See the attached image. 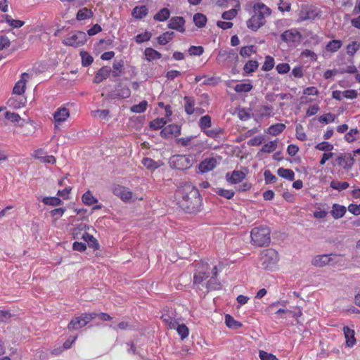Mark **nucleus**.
<instances>
[{
	"instance_id": "obj_1",
	"label": "nucleus",
	"mask_w": 360,
	"mask_h": 360,
	"mask_svg": "<svg viewBox=\"0 0 360 360\" xmlns=\"http://www.w3.org/2000/svg\"><path fill=\"white\" fill-rule=\"evenodd\" d=\"M177 205L188 213H195L200 210L202 199L198 188L191 183H184L175 193Z\"/></svg>"
},
{
	"instance_id": "obj_2",
	"label": "nucleus",
	"mask_w": 360,
	"mask_h": 360,
	"mask_svg": "<svg viewBox=\"0 0 360 360\" xmlns=\"http://www.w3.org/2000/svg\"><path fill=\"white\" fill-rule=\"evenodd\" d=\"M270 234L271 231L267 226L255 227L250 231L251 243L257 247L268 246L271 242Z\"/></svg>"
},
{
	"instance_id": "obj_3",
	"label": "nucleus",
	"mask_w": 360,
	"mask_h": 360,
	"mask_svg": "<svg viewBox=\"0 0 360 360\" xmlns=\"http://www.w3.org/2000/svg\"><path fill=\"white\" fill-rule=\"evenodd\" d=\"M197 162V155H175L171 159L172 167L179 170H186L191 168Z\"/></svg>"
},
{
	"instance_id": "obj_4",
	"label": "nucleus",
	"mask_w": 360,
	"mask_h": 360,
	"mask_svg": "<svg viewBox=\"0 0 360 360\" xmlns=\"http://www.w3.org/2000/svg\"><path fill=\"white\" fill-rule=\"evenodd\" d=\"M96 318V315L90 313H83L79 316L73 317L68 324L69 330L80 329L86 326L90 321Z\"/></svg>"
},
{
	"instance_id": "obj_5",
	"label": "nucleus",
	"mask_w": 360,
	"mask_h": 360,
	"mask_svg": "<svg viewBox=\"0 0 360 360\" xmlns=\"http://www.w3.org/2000/svg\"><path fill=\"white\" fill-rule=\"evenodd\" d=\"M86 41V33L82 31H75L69 33L63 40L66 46L78 47L82 46Z\"/></svg>"
},
{
	"instance_id": "obj_6",
	"label": "nucleus",
	"mask_w": 360,
	"mask_h": 360,
	"mask_svg": "<svg viewBox=\"0 0 360 360\" xmlns=\"http://www.w3.org/2000/svg\"><path fill=\"white\" fill-rule=\"evenodd\" d=\"M253 15L250 19L253 22H259L271 15V10L264 4L258 2L252 6Z\"/></svg>"
},
{
	"instance_id": "obj_7",
	"label": "nucleus",
	"mask_w": 360,
	"mask_h": 360,
	"mask_svg": "<svg viewBox=\"0 0 360 360\" xmlns=\"http://www.w3.org/2000/svg\"><path fill=\"white\" fill-rule=\"evenodd\" d=\"M198 265L197 271L193 276V285L198 286L209 277L210 268L208 264L203 262L198 263Z\"/></svg>"
},
{
	"instance_id": "obj_8",
	"label": "nucleus",
	"mask_w": 360,
	"mask_h": 360,
	"mask_svg": "<svg viewBox=\"0 0 360 360\" xmlns=\"http://www.w3.org/2000/svg\"><path fill=\"white\" fill-rule=\"evenodd\" d=\"M112 192L124 202H129L133 200L134 193L125 186L119 184L113 185Z\"/></svg>"
},
{
	"instance_id": "obj_9",
	"label": "nucleus",
	"mask_w": 360,
	"mask_h": 360,
	"mask_svg": "<svg viewBox=\"0 0 360 360\" xmlns=\"http://www.w3.org/2000/svg\"><path fill=\"white\" fill-rule=\"evenodd\" d=\"M260 259L265 269L269 268L277 261V252L273 249H266L261 252Z\"/></svg>"
},
{
	"instance_id": "obj_10",
	"label": "nucleus",
	"mask_w": 360,
	"mask_h": 360,
	"mask_svg": "<svg viewBox=\"0 0 360 360\" xmlns=\"http://www.w3.org/2000/svg\"><path fill=\"white\" fill-rule=\"evenodd\" d=\"M238 56L236 51L233 49L230 50H221L219 52L216 60L219 63H231L233 61H237Z\"/></svg>"
},
{
	"instance_id": "obj_11",
	"label": "nucleus",
	"mask_w": 360,
	"mask_h": 360,
	"mask_svg": "<svg viewBox=\"0 0 360 360\" xmlns=\"http://www.w3.org/2000/svg\"><path fill=\"white\" fill-rule=\"evenodd\" d=\"M70 115V113L68 108L64 106L57 108L53 114L54 127H58L61 123L65 122Z\"/></svg>"
},
{
	"instance_id": "obj_12",
	"label": "nucleus",
	"mask_w": 360,
	"mask_h": 360,
	"mask_svg": "<svg viewBox=\"0 0 360 360\" xmlns=\"http://www.w3.org/2000/svg\"><path fill=\"white\" fill-rule=\"evenodd\" d=\"M181 126L175 124H171L162 129L160 135L165 139L177 137L181 134Z\"/></svg>"
},
{
	"instance_id": "obj_13",
	"label": "nucleus",
	"mask_w": 360,
	"mask_h": 360,
	"mask_svg": "<svg viewBox=\"0 0 360 360\" xmlns=\"http://www.w3.org/2000/svg\"><path fill=\"white\" fill-rule=\"evenodd\" d=\"M246 177V173L240 170H233L226 174L225 178L229 184H237L242 182Z\"/></svg>"
},
{
	"instance_id": "obj_14",
	"label": "nucleus",
	"mask_w": 360,
	"mask_h": 360,
	"mask_svg": "<svg viewBox=\"0 0 360 360\" xmlns=\"http://www.w3.org/2000/svg\"><path fill=\"white\" fill-rule=\"evenodd\" d=\"M281 38L283 41H285L288 43L296 44V43L300 42L302 35H301L300 32H298L297 30L291 29V30L285 31L281 34Z\"/></svg>"
},
{
	"instance_id": "obj_15",
	"label": "nucleus",
	"mask_w": 360,
	"mask_h": 360,
	"mask_svg": "<svg viewBox=\"0 0 360 360\" xmlns=\"http://www.w3.org/2000/svg\"><path fill=\"white\" fill-rule=\"evenodd\" d=\"M217 165V160L214 158H207L200 162L198 169L200 173H207L213 170Z\"/></svg>"
},
{
	"instance_id": "obj_16",
	"label": "nucleus",
	"mask_w": 360,
	"mask_h": 360,
	"mask_svg": "<svg viewBox=\"0 0 360 360\" xmlns=\"http://www.w3.org/2000/svg\"><path fill=\"white\" fill-rule=\"evenodd\" d=\"M30 78V75L27 72H24L21 75L20 79L15 83L13 92L16 95H22L25 93L26 89V83L27 79Z\"/></svg>"
},
{
	"instance_id": "obj_17",
	"label": "nucleus",
	"mask_w": 360,
	"mask_h": 360,
	"mask_svg": "<svg viewBox=\"0 0 360 360\" xmlns=\"http://www.w3.org/2000/svg\"><path fill=\"white\" fill-rule=\"evenodd\" d=\"M333 256H336V255L329 254L317 255L312 259L311 264L315 266L323 267L332 262Z\"/></svg>"
},
{
	"instance_id": "obj_18",
	"label": "nucleus",
	"mask_w": 360,
	"mask_h": 360,
	"mask_svg": "<svg viewBox=\"0 0 360 360\" xmlns=\"http://www.w3.org/2000/svg\"><path fill=\"white\" fill-rule=\"evenodd\" d=\"M336 164L343 169L351 168L354 164V158L349 153H345L337 158Z\"/></svg>"
},
{
	"instance_id": "obj_19",
	"label": "nucleus",
	"mask_w": 360,
	"mask_h": 360,
	"mask_svg": "<svg viewBox=\"0 0 360 360\" xmlns=\"http://www.w3.org/2000/svg\"><path fill=\"white\" fill-rule=\"evenodd\" d=\"M89 229V226L84 223L79 224L76 227L72 229V235L75 239H84L86 234H87V230Z\"/></svg>"
},
{
	"instance_id": "obj_20",
	"label": "nucleus",
	"mask_w": 360,
	"mask_h": 360,
	"mask_svg": "<svg viewBox=\"0 0 360 360\" xmlns=\"http://www.w3.org/2000/svg\"><path fill=\"white\" fill-rule=\"evenodd\" d=\"M161 319L168 329H175L178 323L176 316L172 311L171 313L169 311L164 313L161 316Z\"/></svg>"
},
{
	"instance_id": "obj_21",
	"label": "nucleus",
	"mask_w": 360,
	"mask_h": 360,
	"mask_svg": "<svg viewBox=\"0 0 360 360\" xmlns=\"http://www.w3.org/2000/svg\"><path fill=\"white\" fill-rule=\"evenodd\" d=\"M196 136H188L186 137L178 138L176 139V142L177 144L183 147H188L190 149H193L202 145L200 143H195L193 142V139Z\"/></svg>"
},
{
	"instance_id": "obj_22",
	"label": "nucleus",
	"mask_w": 360,
	"mask_h": 360,
	"mask_svg": "<svg viewBox=\"0 0 360 360\" xmlns=\"http://www.w3.org/2000/svg\"><path fill=\"white\" fill-rule=\"evenodd\" d=\"M343 332L345 338L346 346L352 347L356 344L355 332L348 326L343 327Z\"/></svg>"
},
{
	"instance_id": "obj_23",
	"label": "nucleus",
	"mask_w": 360,
	"mask_h": 360,
	"mask_svg": "<svg viewBox=\"0 0 360 360\" xmlns=\"http://www.w3.org/2000/svg\"><path fill=\"white\" fill-rule=\"evenodd\" d=\"M111 68L108 66L102 67L96 74L94 78V82L99 84L106 79L111 74Z\"/></svg>"
},
{
	"instance_id": "obj_24",
	"label": "nucleus",
	"mask_w": 360,
	"mask_h": 360,
	"mask_svg": "<svg viewBox=\"0 0 360 360\" xmlns=\"http://www.w3.org/2000/svg\"><path fill=\"white\" fill-rule=\"evenodd\" d=\"M212 277L207 283V288L208 290H218L220 288V283L217 282V277L218 275V269L217 266H214L212 269Z\"/></svg>"
},
{
	"instance_id": "obj_25",
	"label": "nucleus",
	"mask_w": 360,
	"mask_h": 360,
	"mask_svg": "<svg viewBox=\"0 0 360 360\" xmlns=\"http://www.w3.org/2000/svg\"><path fill=\"white\" fill-rule=\"evenodd\" d=\"M318 11L309 8H302L300 11V18L301 20H315L318 16Z\"/></svg>"
},
{
	"instance_id": "obj_26",
	"label": "nucleus",
	"mask_w": 360,
	"mask_h": 360,
	"mask_svg": "<svg viewBox=\"0 0 360 360\" xmlns=\"http://www.w3.org/2000/svg\"><path fill=\"white\" fill-rule=\"evenodd\" d=\"M130 95L131 91L129 88L124 86L117 89L113 93H112L111 97L112 98H127Z\"/></svg>"
},
{
	"instance_id": "obj_27",
	"label": "nucleus",
	"mask_w": 360,
	"mask_h": 360,
	"mask_svg": "<svg viewBox=\"0 0 360 360\" xmlns=\"http://www.w3.org/2000/svg\"><path fill=\"white\" fill-rule=\"evenodd\" d=\"M184 109H185L186 113L188 115H193L195 110V98L192 96H184Z\"/></svg>"
},
{
	"instance_id": "obj_28",
	"label": "nucleus",
	"mask_w": 360,
	"mask_h": 360,
	"mask_svg": "<svg viewBox=\"0 0 360 360\" xmlns=\"http://www.w3.org/2000/svg\"><path fill=\"white\" fill-rule=\"evenodd\" d=\"M346 207L339 204H333L331 210V215L335 219L342 218L346 213Z\"/></svg>"
},
{
	"instance_id": "obj_29",
	"label": "nucleus",
	"mask_w": 360,
	"mask_h": 360,
	"mask_svg": "<svg viewBox=\"0 0 360 360\" xmlns=\"http://www.w3.org/2000/svg\"><path fill=\"white\" fill-rule=\"evenodd\" d=\"M141 163L147 169L150 171H154L161 166L159 162H156L150 158H143Z\"/></svg>"
},
{
	"instance_id": "obj_30",
	"label": "nucleus",
	"mask_w": 360,
	"mask_h": 360,
	"mask_svg": "<svg viewBox=\"0 0 360 360\" xmlns=\"http://www.w3.org/2000/svg\"><path fill=\"white\" fill-rule=\"evenodd\" d=\"M82 200L84 205L88 206L93 205L98 202V199L93 195L90 191H87L82 195Z\"/></svg>"
},
{
	"instance_id": "obj_31",
	"label": "nucleus",
	"mask_w": 360,
	"mask_h": 360,
	"mask_svg": "<svg viewBox=\"0 0 360 360\" xmlns=\"http://www.w3.org/2000/svg\"><path fill=\"white\" fill-rule=\"evenodd\" d=\"M285 124L283 123H276L271 125L267 129V133L272 136H277L283 132L285 129Z\"/></svg>"
},
{
	"instance_id": "obj_32",
	"label": "nucleus",
	"mask_w": 360,
	"mask_h": 360,
	"mask_svg": "<svg viewBox=\"0 0 360 360\" xmlns=\"http://www.w3.org/2000/svg\"><path fill=\"white\" fill-rule=\"evenodd\" d=\"M203 133L208 137H210L214 139H217L220 137L221 135L224 134V129L221 127H216L214 129L208 128L206 130H204Z\"/></svg>"
},
{
	"instance_id": "obj_33",
	"label": "nucleus",
	"mask_w": 360,
	"mask_h": 360,
	"mask_svg": "<svg viewBox=\"0 0 360 360\" xmlns=\"http://www.w3.org/2000/svg\"><path fill=\"white\" fill-rule=\"evenodd\" d=\"M148 9L146 6H136L131 13L136 19H141L148 14Z\"/></svg>"
},
{
	"instance_id": "obj_34",
	"label": "nucleus",
	"mask_w": 360,
	"mask_h": 360,
	"mask_svg": "<svg viewBox=\"0 0 360 360\" xmlns=\"http://www.w3.org/2000/svg\"><path fill=\"white\" fill-rule=\"evenodd\" d=\"M225 323L227 327L231 329H238L243 326L240 322L235 320L234 318L229 314L225 316Z\"/></svg>"
},
{
	"instance_id": "obj_35",
	"label": "nucleus",
	"mask_w": 360,
	"mask_h": 360,
	"mask_svg": "<svg viewBox=\"0 0 360 360\" xmlns=\"http://www.w3.org/2000/svg\"><path fill=\"white\" fill-rule=\"evenodd\" d=\"M277 174L281 177L286 179L289 181H293L295 178V173L292 169L281 167L278 169Z\"/></svg>"
},
{
	"instance_id": "obj_36",
	"label": "nucleus",
	"mask_w": 360,
	"mask_h": 360,
	"mask_svg": "<svg viewBox=\"0 0 360 360\" xmlns=\"http://www.w3.org/2000/svg\"><path fill=\"white\" fill-rule=\"evenodd\" d=\"M144 54L146 60L149 61L152 60L160 59L162 57V54L153 48H146L145 49Z\"/></svg>"
},
{
	"instance_id": "obj_37",
	"label": "nucleus",
	"mask_w": 360,
	"mask_h": 360,
	"mask_svg": "<svg viewBox=\"0 0 360 360\" xmlns=\"http://www.w3.org/2000/svg\"><path fill=\"white\" fill-rule=\"evenodd\" d=\"M211 125L212 120L210 115H206L200 118L198 126L202 132L204 131V130L210 128Z\"/></svg>"
},
{
	"instance_id": "obj_38",
	"label": "nucleus",
	"mask_w": 360,
	"mask_h": 360,
	"mask_svg": "<svg viewBox=\"0 0 360 360\" xmlns=\"http://www.w3.org/2000/svg\"><path fill=\"white\" fill-rule=\"evenodd\" d=\"M174 37V32H166L158 37V42L160 45H165L169 43Z\"/></svg>"
},
{
	"instance_id": "obj_39",
	"label": "nucleus",
	"mask_w": 360,
	"mask_h": 360,
	"mask_svg": "<svg viewBox=\"0 0 360 360\" xmlns=\"http://www.w3.org/2000/svg\"><path fill=\"white\" fill-rule=\"evenodd\" d=\"M93 15V13L90 9H88L87 8H83L77 13L76 18L77 20H84L89 19Z\"/></svg>"
},
{
	"instance_id": "obj_40",
	"label": "nucleus",
	"mask_w": 360,
	"mask_h": 360,
	"mask_svg": "<svg viewBox=\"0 0 360 360\" xmlns=\"http://www.w3.org/2000/svg\"><path fill=\"white\" fill-rule=\"evenodd\" d=\"M113 70L111 72L113 77H119L124 70V63L122 60H115L112 65Z\"/></svg>"
},
{
	"instance_id": "obj_41",
	"label": "nucleus",
	"mask_w": 360,
	"mask_h": 360,
	"mask_svg": "<svg viewBox=\"0 0 360 360\" xmlns=\"http://www.w3.org/2000/svg\"><path fill=\"white\" fill-rule=\"evenodd\" d=\"M253 86L250 82L238 84L233 87L237 93H248L250 92Z\"/></svg>"
},
{
	"instance_id": "obj_42",
	"label": "nucleus",
	"mask_w": 360,
	"mask_h": 360,
	"mask_svg": "<svg viewBox=\"0 0 360 360\" xmlns=\"http://www.w3.org/2000/svg\"><path fill=\"white\" fill-rule=\"evenodd\" d=\"M259 64L257 60H250L244 65L243 70L246 74L254 72L258 68Z\"/></svg>"
},
{
	"instance_id": "obj_43",
	"label": "nucleus",
	"mask_w": 360,
	"mask_h": 360,
	"mask_svg": "<svg viewBox=\"0 0 360 360\" xmlns=\"http://www.w3.org/2000/svg\"><path fill=\"white\" fill-rule=\"evenodd\" d=\"M167 123L165 118H157L150 122V128L153 130L162 129Z\"/></svg>"
},
{
	"instance_id": "obj_44",
	"label": "nucleus",
	"mask_w": 360,
	"mask_h": 360,
	"mask_svg": "<svg viewBox=\"0 0 360 360\" xmlns=\"http://www.w3.org/2000/svg\"><path fill=\"white\" fill-rule=\"evenodd\" d=\"M342 43L340 40L334 39L330 41L327 44L326 49L329 52H335L342 46Z\"/></svg>"
},
{
	"instance_id": "obj_45",
	"label": "nucleus",
	"mask_w": 360,
	"mask_h": 360,
	"mask_svg": "<svg viewBox=\"0 0 360 360\" xmlns=\"http://www.w3.org/2000/svg\"><path fill=\"white\" fill-rule=\"evenodd\" d=\"M84 240L85 242H86L88 243V245L90 248H93L94 250H97L100 248V245H99L97 240L92 235L89 234V233H87V234H86V236H85Z\"/></svg>"
},
{
	"instance_id": "obj_46",
	"label": "nucleus",
	"mask_w": 360,
	"mask_h": 360,
	"mask_svg": "<svg viewBox=\"0 0 360 360\" xmlns=\"http://www.w3.org/2000/svg\"><path fill=\"white\" fill-rule=\"evenodd\" d=\"M170 12L167 8L161 9L158 13H156L153 18L157 21H165L169 17Z\"/></svg>"
},
{
	"instance_id": "obj_47",
	"label": "nucleus",
	"mask_w": 360,
	"mask_h": 360,
	"mask_svg": "<svg viewBox=\"0 0 360 360\" xmlns=\"http://www.w3.org/2000/svg\"><path fill=\"white\" fill-rule=\"evenodd\" d=\"M175 329L182 340L186 338L189 335V330L185 324L177 323Z\"/></svg>"
},
{
	"instance_id": "obj_48",
	"label": "nucleus",
	"mask_w": 360,
	"mask_h": 360,
	"mask_svg": "<svg viewBox=\"0 0 360 360\" xmlns=\"http://www.w3.org/2000/svg\"><path fill=\"white\" fill-rule=\"evenodd\" d=\"M273 107L271 105H261L258 109V112L262 117H270L273 114Z\"/></svg>"
},
{
	"instance_id": "obj_49",
	"label": "nucleus",
	"mask_w": 360,
	"mask_h": 360,
	"mask_svg": "<svg viewBox=\"0 0 360 360\" xmlns=\"http://www.w3.org/2000/svg\"><path fill=\"white\" fill-rule=\"evenodd\" d=\"M148 106V102L143 101L137 105H134L131 107V111L136 113H141L146 110Z\"/></svg>"
},
{
	"instance_id": "obj_50",
	"label": "nucleus",
	"mask_w": 360,
	"mask_h": 360,
	"mask_svg": "<svg viewBox=\"0 0 360 360\" xmlns=\"http://www.w3.org/2000/svg\"><path fill=\"white\" fill-rule=\"evenodd\" d=\"M42 202L45 205L51 206H58L62 204V200L58 197H45Z\"/></svg>"
},
{
	"instance_id": "obj_51",
	"label": "nucleus",
	"mask_w": 360,
	"mask_h": 360,
	"mask_svg": "<svg viewBox=\"0 0 360 360\" xmlns=\"http://www.w3.org/2000/svg\"><path fill=\"white\" fill-rule=\"evenodd\" d=\"M330 186L333 189L340 191L347 189L349 186V184L347 181L340 182L332 181L330 184Z\"/></svg>"
},
{
	"instance_id": "obj_52",
	"label": "nucleus",
	"mask_w": 360,
	"mask_h": 360,
	"mask_svg": "<svg viewBox=\"0 0 360 360\" xmlns=\"http://www.w3.org/2000/svg\"><path fill=\"white\" fill-rule=\"evenodd\" d=\"M276 146H277V140L271 141L265 143L262 146L261 151L263 153H270L276 150Z\"/></svg>"
},
{
	"instance_id": "obj_53",
	"label": "nucleus",
	"mask_w": 360,
	"mask_h": 360,
	"mask_svg": "<svg viewBox=\"0 0 360 360\" xmlns=\"http://www.w3.org/2000/svg\"><path fill=\"white\" fill-rule=\"evenodd\" d=\"M347 53L353 56L355 53L360 49V44L358 41H352L347 46Z\"/></svg>"
},
{
	"instance_id": "obj_54",
	"label": "nucleus",
	"mask_w": 360,
	"mask_h": 360,
	"mask_svg": "<svg viewBox=\"0 0 360 360\" xmlns=\"http://www.w3.org/2000/svg\"><path fill=\"white\" fill-rule=\"evenodd\" d=\"M82 63L84 67L90 65L93 63V57L86 51H81Z\"/></svg>"
},
{
	"instance_id": "obj_55",
	"label": "nucleus",
	"mask_w": 360,
	"mask_h": 360,
	"mask_svg": "<svg viewBox=\"0 0 360 360\" xmlns=\"http://www.w3.org/2000/svg\"><path fill=\"white\" fill-rule=\"evenodd\" d=\"M274 66V59L273 57L270 56H267L265 57L264 63L262 65V70L264 71H270L273 69Z\"/></svg>"
},
{
	"instance_id": "obj_56",
	"label": "nucleus",
	"mask_w": 360,
	"mask_h": 360,
	"mask_svg": "<svg viewBox=\"0 0 360 360\" xmlns=\"http://www.w3.org/2000/svg\"><path fill=\"white\" fill-rule=\"evenodd\" d=\"M255 53V49L253 45L243 46L240 51V55L243 57H250Z\"/></svg>"
},
{
	"instance_id": "obj_57",
	"label": "nucleus",
	"mask_w": 360,
	"mask_h": 360,
	"mask_svg": "<svg viewBox=\"0 0 360 360\" xmlns=\"http://www.w3.org/2000/svg\"><path fill=\"white\" fill-rule=\"evenodd\" d=\"M217 195L224 197L226 199L230 200L232 199L235 195V192L231 189H224L221 188L217 191Z\"/></svg>"
},
{
	"instance_id": "obj_58",
	"label": "nucleus",
	"mask_w": 360,
	"mask_h": 360,
	"mask_svg": "<svg viewBox=\"0 0 360 360\" xmlns=\"http://www.w3.org/2000/svg\"><path fill=\"white\" fill-rule=\"evenodd\" d=\"M188 51L191 56H200L204 53V48L202 46H191Z\"/></svg>"
},
{
	"instance_id": "obj_59",
	"label": "nucleus",
	"mask_w": 360,
	"mask_h": 360,
	"mask_svg": "<svg viewBox=\"0 0 360 360\" xmlns=\"http://www.w3.org/2000/svg\"><path fill=\"white\" fill-rule=\"evenodd\" d=\"M335 118H336V115L329 112V113H326L323 115L320 116L319 118V121L322 123L328 124V123L333 122L335 121Z\"/></svg>"
},
{
	"instance_id": "obj_60",
	"label": "nucleus",
	"mask_w": 360,
	"mask_h": 360,
	"mask_svg": "<svg viewBox=\"0 0 360 360\" xmlns=\"http://www.w3.org/2000/svg\"><path fill=\"white\" fill-rule=\"evenodd\" d=\"M151 33L149 32H145L143 33L137 34L136 36V41L138 44H141L147 41H149L151 38Z\"/></svg>"
},
{
	"instance_id": "obj_61",
	"label": "nucleus",
	"mask_w": 360,
	"mask_h": 360,
	"mask_svg": "<svg viewBox=\"0 0 360 360\" xmlns=\"http://www.w3.org/2000/svg\"><path fill=\"white\" fill-rule=\"evenodd\" d=\"M259 356L261 360H279L274 354L268 353L264 350L259 352Z\"/></svg>"
},
{
	"instance_id": "obj_62",
	"label": "nucleus",
	"mask_w": 360,
	"mask_h": 360,
	"mask_svg": "<svg viewBox=\"0 0 360 360\" xmlns=\"http://www.w3.org/2000/svg\"><path fill=\"white\" fill-rule=\"evenodd\" d=\"M237 15V10L236 8H231L227 11L224 12L221 14V17L223 19L226 20H231L233 19Z\"/></svg>"
},
{
	"instance_id": "obj_63",
	"label": "nucleus",
	"mask_w": 360,
	"mask_h": 360,
	"mask_svg": "<svg viewBox=\"0 0 360 360\" xmlns=\"http://www.w3.org/2000/svg\"><path fill=\"white\" fill-rule=\"evenodd\" d=\"M264 176L266 184H273L277 180V178L273 174L270 170H265L264 172Z\"/></svg>"
},
{
	"instance_id": "obj_64",
	"label": "nucleus",
	"mask_w": 360,
	"mask_h": 360,
	"mask_svg": "<svg viewBox=\"0 0 360 360\" xmlns=\"http://www.w3.org/2000/svg\"><path fill=\"white\" fill-rule=\"evenodd\" d=\"M276 69L279 74H285L290 71V67L288 63H283L278 64Z\"/></svg>"
}]
</instances>
